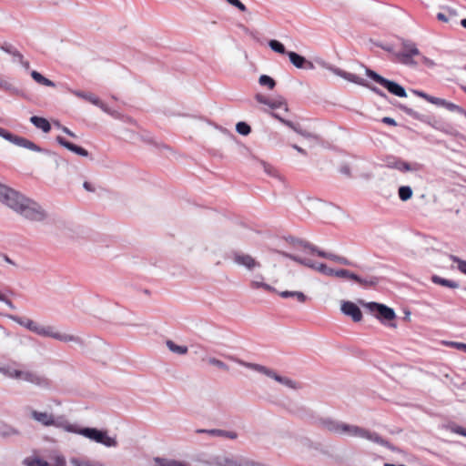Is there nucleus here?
Returning <instances> with one entry per match:
<instances>
[{"label": "nucleus", "mask_w": 466, "mask_h": 466, "mask_svg": "<svg viewBox=\"0 0 466 466\" xmlns=\"http://www.w3.org/2000/svg\"><path fill=\"white\" fill-rule=\"evenodd\" d=\"M0 202L32 222H43L47 218V212L38 202L1 183Z\"/></svg>", "instance_id": "f257e3e1"}, {"label": "nucleus", "mask_w": 466, "mask_h": 466, "mask_svg": "<svg viewBox=\"0 0 466 466\" xmlns=\"http://www.w3.org/2000/svg\"><path fill=\"white\" fill-rule=\"evenodd\" d=\"M8 317L15 323L19 324L20 326L27 329L28 330L39 336L52 338L63 342H75L79 345L83 344V340L81 338L56 331L55 328L52 326H43L30 319L22 318L15 315H10Z\"/></svg>", "instance_id": "f03ea898"}, {"label": "nucleus", "mask_w": 466, "mask_h": 466, "mask_svg": "<svg viewBox=\"0 0 466 466\" xmlns=\"http://www.w3.org/2000/svg\"><path fill=\"white\" fill-rule=\"evenodd\" d=\"M67 432L76 433L84 436L96 443L102 444L107 448L116 447L117 441L116 437L107 435V431L91 427H80L76 424L67 426Z\"/></svg>", "instance_id": "7ed1b4c3"}, {"label": "nucleus", "mask_w": 466, "mask_h": 466, "mask_svg": "<svg viewBox=\"0 0 466 466\" xmlns=\"http://www.w3.org/2000/svg\"><path fill=\"white\" fill-rule=\"evenodd\" d=\"M229 359L231 360L235 361L236 363H238V365H240L242 367H245L247 369L252 370L254 371H257L258 373L264 374L267 377L273 379L277 382H279V383H280V384H282V385H284V386H286V387H288L289 389L299 390V389L301 388L299 383H298L297 381H295V380H291V379H289L288 377L280 376L276 371H274L271 369H268L266 366H263V365H260V364H257V363L247 362L245 360H242L238 359V358L233 357V356H230Z\"/></svg>", "instance_id": "20e7f679"}, {"label": "nucleus", "mask_w": 466, "mask_h": 466, "mask_svg": "<svg viewBox=\"0 0 466 466\" xmlns=\"http://www.w3.org/2000/svg\"><path fill=\"white\" fill-rule=\"evenodd\" d=\"M340 430L341 431H340L339 435L366 439V440L370 441L374 443H377L382 447H386L390 450H393L390 441H388L387 440H384L382 437H380L375 431H370L361 428L360 426L351 425V424H348L345 422H342V426H341Z\"/></svg>", "instance_id": "39448f33"}, {"label": "nucleus", "mask_w": 466, "mask_h": 466, "mask_svg": "<svg viewBox=\"0 0 466 466\" xmlns=\"http://www.w3.org/2000/svg\"><path fill=\"white\" fill-rule=\"evenodd\" d=\"M366 76L370 77L374 82L378 83L379 85L382 86L384 88H386L390 94L399 96V97H406L407 92L405 88L398 84L395 81L389 80L374 70L366 67L365 69Z\"/></svg>", "instance_id": "423d86ee"}, {"label": "nucleus", "mask_w": 466, "mask_h": 466, "mask_svg": "<svg viewBox=\"0 0 466 466\" xmlns=\"http://www.w3.org/2000/svg\"><path fill=\"white\" fill-rule=\"evenodd\" d=\"M31 418L42 424L43 426L49 427L55 426L67 431V426L71 423L67 421L63 416L56 418L52 413L32 410Z\"/></svg>", "instance_id": "0eeeda50"}, {"label": "nucleus", "mask_w": 466, "mask_h": 466, "mask_svg": "<svg viewBox=\"0 0 466 466\" xmlns=\"http://www.w3.org/2000/svg\"><path fill=\"white\" fill-rule=\"evenodd\" d=\"M365 307L382 323L393 320L396 318L394 309L384 304L378 302H367L365 303Z\"/></svg>", "instance_id": "6e6552de"}, {"label": "nucleus", "mask_w": 466, "mask_h": 466, "mask_svg": "<svg viewBox=\"0 0 466 466\" xmlns=\"http://www.w3.org/2000/svg\"><path fill=\"white\" fill-rule=\"evenodd\" d=\"M17 380L26 381L40 389H49L51 387V380L48 378L34 370H20L19 377Z\"/></svg>", "instance_id": "1a4fd4ad"}, {"label": "nucleus", "mask_w": 466, "mask_h": 466, "mask_svg": "<svg viewBox=\"0 0 466 466\" xmlns=\"http://www.w3.org/2000/svg\"><path fill=\"white\" fill-rule=\"evenodd\" d=\"M385 166L389 168L397 169L400 172H409V171H419L421 169V165L415 162L410 164L400 157L390 156L386 157Z\"/></svg>", "instance_id": "9d476101"}, {"label": "nucleus", "mask_w": 466, "mask_h": 466, "mask_svg": "<svg viewBox=\"0 0 466 466\" xmlns=\"http://www.w3.org/2000/svg\"><path fill=\"white\" fill-rule=\"evenodd\" d=\"M231 257L235 264L240 267H244L250 271L257 268H260L261 266L260 263L257 261L253 257L240 251H233L231 253Z\"/></svg>", "instance_id": "9b49d317"}, {"label": "nucleus", "mask_w": 466, "mask_h": 466, "mask_svg": "<svg viewBox=\"0 0 466 466\" xmlns=\"http://www.w3.org/2000/svg\"><path fill=\"white\" fill-rule=\"evenodd\" d=\"M399 108L400 110H402L405 114L410 116V117H412L413 119H416V120H419V121H421V122H427V123L431 124L434 128H436L438 130L443 131L445 133H450L448 126L446 127L445 125H443V124H441V123H440V122H438L436 120L433 123H431L430 121H428V116L420 114L419 112L413 110L410 107H408L405 105L400 104L399 105Z\"/></svg>", "instance_id": "f8f14e48"}, {"label": "nucleus", "mask_w": 466, "mask_h": 466, "mask_svg": "<svg viewBox=\"0 0 466 466\" xmlns=\"http://www.w3.org/2000/svg\"><path fill=\"white\" fill-rule=\"evenodd\" d=\"M12 143L15 146L35 151L40 153H45L48 156H51L54 157V159L56 161L58 158V156L56 153H53L47 149L42 148L39 146H37L35 143L28 140L27 138H25L23 137L15 136V140H12Z\"/></svg>", "instance_id": "ddd939ff"}, {"label": "nucleus", "mask_w": 466, "mask_h": 466, "mask_svg": "<svg viewBox=\"0 0 466 466\" xmlns=\"http://www.w3.org/2000/svg\"><path fill=\"white\" fill-rule=\"evenodd\" d=\"M287 55L290 63L297 68L307 70H313L315 68L314 64L311 61L307 60L303 56L294 51H289Z\"/></svg>", "instance_id": "4468645a"}, {"label": "nucleus", "mask_w": 466, "mask_h": 466, "mask_svg": "<svg viewBox=\"0 0 466 466\" xmlns=\"http://www.w3.org/2000/svg\"><path fill=\"white\" fill-rule=\"evenodd\" d=\"M342 422L340 420L332 419L330 417H324L318 419V424L322 428L327 430L328 431L339 435L340 434V429L342 426Z\"/></svg>", "instance_id": "2eb2a0df"}, {"label": "nucleus", "mask_w": 466, "mask_h": 466, "mask_svg": "<svg viewBox=\"0 0 466 466\" xmlns=\"http://www.w3.org/2000/svg\"><path fill=\"white\" fill-rule=\"evenodd\" d=\"M255 98H256V100L258 103L263 104V105H267L271 109L284 107V110L286 112L289 110L288 105L286 103V100L283 97H281V96H279V97H278L276 99L271 100V99L266 97L264 95L257 94Z\"/></svg>", "instance_id": "dca6fc26"}, {"label": "nucleus", "mask_w": 466, "mask_h": 466, "mask_svg": "<svg viewBox=\"0 0 466 466\" xmlns=\"http://www.w3.org/2000/svg\"><path fill=\"white\" fill-rule=\"evenodd\" d=\"M20 364L17 362H0V373L5 377L17 380L20 372Z\"/></svg>", "instance_id": "f3484780"}, {"label": "nucleus", "mask_w": 466, "mask_h": 466, "mask_svg": "<svg viewBox=\"0 0 466 466\" xmlns=\"http://www.w3.org/2000/svg\"><path fill=\"white\" fill-rule=\"evenodd\" d=\"M329 69L331 70L335 75H337L351 83H354V84H357V85L362 86H368V82L364 78L360 77L359 76H357L355 74L346 72L338 67L329 66Z\"/></svg>", "instance_id": "a211bd4d"}, {"label": "nucleus", "mask_w": 466, "mask_h": 466, "mask_svg": "<svg viewBox=\"0 0 466 466\" xmlns=\"http://www.w3.org/2000/svg\"><path fill=\"white\" fill-rule=\"evenodd\" d=\"M341 311L343 314L351 317L355 322H359L362 319L360 309L351 301H344L341 305Z\"/></svg>", "instance_id": "6ab92c4d"}, {"label": "nucleus", "mask_w": 466, "mask_h": 466, "mask_svg": "<svg viewBox=\"0 0 466 466\" xmlns=\"http://www.w3.org/2000/svg\"><path fill=\"white\" fill-rule=\"evenodd\" d=\"M56 140L60 146L64 147L67 150H69L78 156L85 157H87L89 156V152L86 149L67 141L63 137L58 136V137H56Z\"/></svg>", "instance_id": "aec40b11"}, {"label": "nucleus", "mask_w": 466, "mask_h": 466, "mask_svg": "<svg viewBox=\"0 0 466 466\" xmlns=\"http://www.w3.org/2000/svg\"><path fill=\"white\" fill-rule=\"evenodd\" d=\"M319 257L329 259L331 261H334L344 266H354V263L348 259L347 258L336 255L334 253L326 252L324 250L323 252L319 253Z\"/></svg>", "instance_id": "412c9836"}, {"label": "nucleus", "mask_w": 466, "mask_h": 466, "mask_svg": "<svg viewBox=\"0 0 466 466\" xmlns=\"http://www.w3.org/2000/svg\"><path fill=\"white\" fill-rule=\"evenodd\" d=\"M30 122L44 133H48L51 130V125L45 117L33 116L30 117Z\"/></svg>", "instance_id": "4be33fe9"}, {"label": "nucleus", "mask_w": 466, "mask_h": 466, "mask_svg": "<svg viewBox=\"0 0 466 466\" xmlns=\"http://www.w3.org/2000/svg\"><path fill=\"white\" fill-rule=\"evenodd\" d=\"M402 49L398 53H404L409 55H420L416 44L410 40H402Z\"/></svg>", "instance_id": "5701e85b"}, {"label": "nucleus", "mask_w": 466, "mask_h": 466, "mask_svg": "<svg viewBox=\"0 0 466 466\" xmlns=\"http://www.w3.org/2000/svg\"><path fill=\"white\" fill-rule=\"evenodd\" d=\"M416 56L417 55L395 53V56L398 59L399 63L405 65V66H413V67H415L418 65V63L413 58Z\"/></svg>", "instance_id": "b1692460"}, {"label": "nucleus", "mask_w": 466, "mask_h": 466, "mask_svg": "<svg viewBox=\"0 0 466 466\" xmlns=\"http://www.w3.org/2000/svg\"><path fill=\"white\" fill-rule=\"evenodd\" d=\"M431 281L434 284L441 285V286H443V287H447V288H450V289H457V288H459V283L457 281H454V280H451V279H447L441 278V277L437 276V275H433L431 277Z\"/></svg>", "instance_id": "393cba45"}, {"label": "nucleus", "mask_w": 466, "mask_h": 466, "mask_svg": "<svg viewBox=\"0 0 466 466\" xmlns=\"http://www.w3.org/2000/svg\"><path fill=\"white\" fill-rule=\"evenodd\" d=\"M166 345L167 349L177 355H186L188 351V349L187 346L183 345H177L173 340L167 339L166 341Z\"/></svg>", "instance_id": "a878e982"}, {"label": "nucleus", "mask_w": 466, "mask_h": 466, "mask_svg": "<svg viewBox=\"0 0 466 466\" xmlns=\"http://www.w3.org/2000/svg\"><path fill=\"white\" fill-rule=\"evenodd\" d=\"M31 76L39 85L46 86H50V87H55L56 86L55 82H53L50 79L45 77L44 76H42L39 72H37L35 70H33L31 72Z\"/></svg>", "instance_id": "bb28decb"}, {"label": "nucleus", "mask_w": 466, "mask_h": 466, "mask_svg": "<svg viewBox=\"0 0 466 466\" xmlns=\"http://www.w3.org/2000/svg\"><path fill=\"white\" fill-rule=\"evenodd\" d=\"M75 95L77 96L78 97H82V98L89 101L93 105L97 106L99 107H103V106H104V103H102L97 96H96L95 95H93L91 93H85V92H82V91H76Z\"/></svg>", "instance_id": "cd10ccee"}, {"label": "nucleus", "mask_w": 466, "mask_h": 466, "mask_svg": "<svg viewBox=\"0 0 466 466\" xmlns=\"http://www.w3.org/2000/svg\"><path fill=\"white\" fill-rule=\"evenodd\" d=\"M335 277L342 278V279H349L354 281H360V277L348 269L340 268L335 270Z\"/></svg>", "instance_id": "c85d7f7f"}, {"label": "nucleus", "mask_w": 466, "mask_h": 466, "mask_svg": "<svg viewBox=\"0 0 466 466\" xmlns=\"http://www.w3.org/2000/svg\"><path fill=\"white\" fill-rule=\"evenodd\" d=\"M281 298L288 299V298H296L299 302L303 303L306 301L307 297L306 295L301 291H282L279 293Z\"/></svg>", "instance_id": "c756f323"}, {"label": "nucleus", "mask_w": 466, "mask_h": 466, "mask_svg": "<svg viewBox=\"0 0 466 466\" xmlns=\"http://www.w3.org/2000/svg\"><path fill=\"white\" fill-rule=\"evenodd\" d=\"M413 191L410 186H401L398 189V196L401 201H408L411 198Z\"/></svg>", "instance_id": "7c9ffc66"}, {"label": "nucleus", "mask_w": 466, "mask_h": 466, "mask_svg": "<svg viewBox=\"0 0 466 466\" xmlns=\"http://www.w3.org/2000/svg\"><path fill=\"white\" fill-rule=\"evenodd\" d=\"M298 246L302 247L305 249H308L311 254L319 256V252H323V250L319 249L317 246L311 244L310 242L299 238Z\"/></svg>", "instance_id": "2f4dec72"}, {"label": "nucleus", "mask_w": 466, "mask_h": 466, "mask_svg": "<svg viewBox=\"0 0 466 466\" xmlns=\"http://www.w3.org/2000/svg\"><path fill=\"white\" fill-rule=\"evenodd\" d=\"M260 86H267L269 89H273L276 86V81L268 75H261L258 78Z\"/></svg>", "instance_id": "473e14b6"}, {"label": "nucleus", "mask_w": 466, "mask_h": 466, "mask_svg": "<svg viewBox=\"0 0 466 466\" xmlns=\"http://www.w3.org/2000/svg\"><path fill=\"white\" fill-rule=\"evenodd\" d=\"M269 47L276 53L285 55L288 52L286 51V48L284 45L279 42V40L272 39L268 42Z\"/></svg>", "instance_id": "72a5a7b5"}, {"label": "nucleus", "mask_w": 466, "mask_h": 466, "mask_svg": "<svg viewBox=\"0 0 466 466\" xmlns=\"http://www.w3.org/2000/svg\"><path fill=\"white\" fill-rule=\"evenodd\" d=\"M260 165L262 166L265 173H267L268 176L281 179L278 170L274 167L266 163L265 161H261Z\"/></svg>", "instance_id": "f704fd0d"}, {"label": "nucleus", "mask_w": 466, "mask_h": 466, "mask_svg": "<svg viewBox=\"0 0 466 466\" xmlns=\"http://www.w3.org/2000/svg\"><path fill=\"white\" fill-rule=\"evenodd\" d=\"M435 105L438 106L445 107L447 110L451 112H454L458 106V105L440 97L437 98Z\"/></svg>", "instance_id": "c9c22d12"}, {"label": "nucleus", "mask_w": 466, "mask_h": 466, "mask_svg": "<svg viewBox=\"0 0 466 466\" xmlns=\"http://www.w3.org/2000/svg\"><path fill=\"white\" fill-rule=\"evenodd\" d=\"M236 130L242 136H248L251 132V127L248 123L240 121L237 123Z\"/></svg>", "instance_id": "e433bc0d"}, {"label": "nucleus", "mask_w": 466, "mask_h": 466, "mask_svg": "<svg viewBox=\"0 0 466 466\" xmlns=\"http://www.w3.org/2000/svg\"><path fill=\"white\" fill-rule=\"evenodd\" d=\"M0 434L4 437H10L19 435V431L11 426L4 425L0 428Z\"/></svg>", "instance_id": "4c0bfd02"}, {"label": "nucleus", "mask_w": 466, "mask_h": 466, "mask_svg": "<svg viewBox=\"0 0 466 466\" xmlns=\"http://www.w3.org/2000/svg\"><path fill=\"white\" fill-rule=\"evenodd\" d=\"M446 429L449 430L450 431L453 432V433H456V434H459V435H461V436H464L466 437V428H463L460 425H457L455 423H449L447 426H446Z\"/></svg>", "instance_id": "58836bf2"}, {"label": "nucleus", "mask_w": 466, "mask_h": 466, "mask_svg": "<svg viewBox=\"0 0 466 466\" xmlns=\"http://www.w3.org/2000/svg\"><path fill=\"white\" fill-rule=\"evenodd\" d=\"M0 89L9 91L12 94H18L19 90L15 88L11 83L7 80L0 77Z\"/></svg>", "instance_id": "ea45409f"}, {"label": "nucleus", "mask_w": 466, "mask_h": 466, "mask_svg": "<svg viewBox=\"0 0 466 466\" xmlns=\"http://www.w3.org/2000/svg\"><path fill=\"white\" fill-rule=\"evenodd\" d=\"M316 270L326 276H334L336 269L329 268L324 263H319L317 264Z\"/></svg>", "instance_id": "a19ab883"}, {"label": "nucleus", "mask_w": 466, "mask_h": 466, "mask_svg": "<svg viewBox=\"0 0 466 466\" xmlns=\"http://www.w3.org/2000/svg\"><path fill=\"white\" fill-rule=\"evenodd\" d=\"M197 433H206L208 435H209L210 437H222V434L223 433V430H219V429H210V430H207V429H198L196 431Z\"/></svg>", "instance_id": "79ce46f5"}, {"label": "nucleus", "mask_w": 466, "mask_h": 466, "mask_svg": "<svg viewBox=\"0 0 466 466\" xmlns=\"http://www.w3.org/2000/svg\"><path fill=\"white\" fill-rule=\"evenodd\" d=\"M412 93L415 94L416 96L425 99L426 101L435 105L436 104V101H437V98L438 97H435V96H432L423 91H420V90H416V89H413L412 90Z\"/></svg>", "instance_id": "37998d69"}, {"label": "nucleus", "mask_w": 466, "mask_h": 466, "mask_svg": "<svg viewBox=\"0 0 466 466\" xmlns=\"http://www.w3.org/2000/svg\"><path fill=\"white\" fill-rule=\"evenodd\" d=\"M208 363L210 365H213V366H216L217 368L220 369V370H226L228 371L229 369H228V366L223 362L222 360H218V359H216V358H209L208 360Z\"/></svg>", "instance_id": "c03bdc74"}, {"label": "nucleus", "mask_w": 466, "mask_h": 466, "mask_svg": "<svg viewBox=\"0 0 466 466\" xmlns=\"http://www.w3.org/2000/svg\"><path fill=\"white\" fill-rule=\"evenodd\" d=\"M451 259L453 262L457 263V268H458V269H459L461 273H463V274H465V275H466V260H463V259H461V258H458V257H456V256H453V255H451Z\"/></svg>", "instance_id": "a18cd8bd"}, {"label": "nucleus", "mask_w": 466, "mask_h": 466, "mask_svg": "<svg viewBox=\"0 0 466 466\" xmlns=\"http://www.w3.org/2000/svg\"><path fill=\"white\" fill-rule=\"evenodd\" d=\"M216 464L218 466H235L236 462L228 457H218L216 459Z\"/></svg>", "instance_id": "49530a36"}, {"label": "nucleus", "mask_w": 466, "mask_h": 466, "mask_svg": "<svg viewBox=\"0 0 466 466\" xmlns=\"http://www.w3.org/2000/svg\"><path fill=\"white\" fill-rule=\"evenodd\" d=\"M357 282L359 284H360V285L373 287V286H376L379 283V278H377V277H370L369 279H362L360 277V280L357 281Z\"/></svg>", "instance_id": "de8ad7c7"}, {"label": "nucleus", "mask_w": 466, "mask_h": 466, "mask_svg": "<svg viewBox=\"0 0 466 466\" xmlns=\"http://www.w3.org/2000/svg\"><path fill=\"white\" fill-rule=\"evenodd\" d=\"M70 463L72 466H93L88 460H83L79 458H71Z\"/></svg>", "instance_id": "09e8293b"}, {"label": "nucleus", "mask_w": 466, "mask_h": 466, "mask_svg": "<svg viewBox=\"0 0 466 466\" xmlns=\"http://www.w3.org/2000/svg\"><path fill=\"white\" fill-rule=\"evenodd\" d=\"M26 466H50L49 463L39 458H35L26 462Z\"/></svg>", "instance_id": "8fccbe9b"}, {"label": "nucleus", "mask_w": 466, "mask_h": 466, "mask_svg": "<svg viewBox=\"0 0 466 466\" xmlns=\"http://www.w3.org/2000/svg\"><path fill=\"white\" fill-rule=\"evenodd\" d=\"M0 137L12 143V140H15V135L12 134L5 128L0 127Z\"/></svg>", "instance_id": "3c124183"}, {"label": "nucleus", "mask_w": 466, "mask_h": 466, "mask_svg": "<svg viewBox=\"0 0 466 466\" xmlns=\"http://www.w3.org/2000/svg\"><path fill=\"white\" fill-rule=\"evenodd\" d=\"M226 1L229 5L235 6L236 8H238L241 12H246L247 11L246 5L242 2H240L239 0H226Z\"/></svg>", "instance_id": "603ef678"}, {"label": "nucleus", "mask_w": 466, "mask_h": 466, "mask_svg": "<svg viewBox=\"0 0 466 466\" xmlns=\"http://www.w3.org/2000/svg\"><path fill=\"white\" fill-rule=\"evenodd\" d=\"M279 253L281 256H283L285 258H289V259H291V260H293V261H295V262H297L299 264H300V261H302V259H303V258H300V257H299L297 255H293V254H290V253H288V252H285V251H279Z\"/></svg>", "instance_id": "864d4df0"}, {"label": "nucleus", "mask_w": 466, "mask_h": 466, "mask_svg": "<svg viewBox=\"0 0 466 466\" xmlns=\"http://www.w3.org/2000/svg\"><path fill=\"white\" fill-rule=\"evenodd\" d=\"M365 87H368L369 89H370L373 93H375L376 95L383 97V98H386L387 97V95L385 94V92H383L381 89H380L379 87L377 86H371L368 83V86H365Z\"/></svg>", "instance_id": "5fc2aeb1"}, {"label": "nucleus", "mask_w": 466, "mask_h": 466, "mask_svg": "<svg viewBox=\"0 0 466 466\" xmlns=\"http://www.w3.org/2000/svg\"><path fill=\"white\" fill-rule=\"evenodd\" d=\"M1 49L3 51H5V53L9 54V55H14L15 52L17 50L16 48H15L12 45L10 44H7V43H5L4 45L1 46Z\"/></svg>", "instance_id": "6e6d98bb"}, {"label": "nucleus", "mask_w": 466, "mask_h": 466, "mask_svg": "<svg viewBox=\"0 0 466 466\" xmlns=\"http://www.w3.org/2000/svg\"><path fill=\"white\" fill-rule=\"evenodd\" d=\"M300 265L306 266L313 269H316L317 267V264L309 258H303L302 261H300Z\"/></svg>", "instance_id": "4d7b16f0"}, {"label": "nucleus", "mask_w": 466, "mask_h": 466, "mask_svg": "<svg viewBox=\"0 0 466 466\" xmlns=\"http://www.w3.org/2000/svg\"><path fill=\"white\" fill-rule=\"evenodd\" d=\"M421 61L424 65H426L427 66L429 67H433L435 66V63L433 60H431V58L427 57V56H421Z\"/></svg>", "instance_id": "13d9d810"}, {"label": "nucleus", "mask_w": 466, "mask_h": 466, "mask_svg": "<svg viewBox=\"0 0 466 466\" xmlns=\"http://www.w3.org/2000/svg\"><path fill=\"white\" fill-rule=\"evenodd\" d=\"M222 437L234 440L238 437V434L235 431H228L223 430Z\"/></svg>", "instance_id": "bf43d9fd"}, {"label": "nucleus", "mask_w": 466, "mask_h": 466, "mask_svg": "<svg viewBox=\"0 0 466 466\" xmlns=\"http://www.w3.org/2000/svg\"><path fill=\"white\" fill-rule=\"evenodd\" d=\"M451 346L456 348L457 350H462L466 352V344L462 342H451Z\"/></svg>", "instance_id": "052dcab7"}, {"label": "nucleus", "mask_w": 466, "mask_h": 466, "mask_svg": "<svg viewBox=\"0 0 466 466\" xmlns=\"http://www.w3.org/2000/svg\"><path fill=\"white\" fill-rule=\"evenodd\" d=\"M381 122L384 124H387V125H390V126H397V122L390 116H384L381 119Z\"/></svg>", "instance_id": "680f3d73"}, {"label": "nucleus", "mask_w": 466, "mask_h": 466, "mask_svg": "<svg viewBox=\"0 0 466 466\" xmlns=\"http://www.w3.org/2000/svg\"><path fill=\"white\" fill-rule=\"evenodd\" d=\"M279 121L282 124H284L285 126H287L288 127L291 128L292 130H294L295 126L297 125V124L293 123L292 121L287 120L285 118H279Z\"/></svg>", "instance_id": "e2e57ef3"}, {"label": "nucleus", "mask_w": 466, "mask_h": 466, "mask_svg": "<svg viewBox=\"0 0 466 466\" xmlns=\"http://www.w3.org/2000/svg\"><path fill=\"white\" fill-rule=\"evenodd\" d=\"M339 172L345 176H350V167L348 165H343L339 168Z\"/></svg>", "instance_id": "0e129e2a"}, {"label": "nucleus", "mask_w": 466, "mask_h": 466, "mask_svg": "<svg viewBox=\"0 0 466 466\" xmlns=\"http://www.w3.org/2000/svg\"><path fill=\"white\" fill-rule=\"evenodd\" d=\"M437 19L439 21H441V22H444V23H447L449 22V17L447 16L446 14L444 13H438L437 15H436Z\"/></svg>", "instance_id": "69168bd1"}, {"label": "nucleus", "mask_w": 466, "mask_h": 466, "mask_svg": "<svg viewBox=\"0 0 466 466\" xmlns=\"http://www.w3.org/2000/svg\"><path fill=\"white\" fill-rule=\"evenodd\" d=\"M286 240H287V242H289L291 245L298 246L299 238L289 236V237L286 238Z\"/></svg>", "instance_id": "338daca9"}, {"label": "nucleus", "mask_w": 466, "mask_h": 466, "mask_svg": "<svg viewBox=\"0 0 466 466\" xmlns=\"http://www.w3.org/2000/svg\"><path fill=\"white\" fill-rule=\"evenodd\" d=\"M83 187H84V188L86 191H89V192H94L95 191L94 186L91 183L87 182V181L84 182Z\"/></svg>", "instance_id": "774afa93"}]
</instances>
